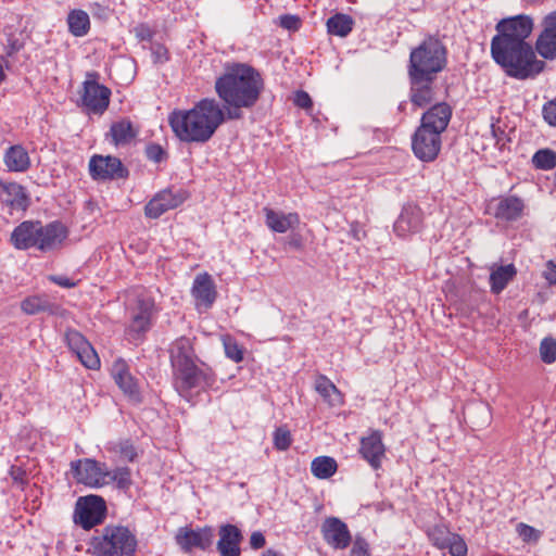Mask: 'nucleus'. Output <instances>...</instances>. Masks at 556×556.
Listing matches in <instances>:
<instances>
[{
    "label": "nucleus",
    "mask_w": 556,
    "mask_h": 556,
    "mask_svg": "<svg viewBox=\"0 0 556 556\" xmlns=\"http://www.w3.org/2000/svg\"><path fill=\"white\" fill-rule=\"evenodd\" d=\"M534 27L533 18L519 14L502 18L491 40L493 60L513 78L525 80L536 77L545 67L533 47L527 41Z\"/></svg>",
    "instance_id": "nucleus-1"
},
{
    "label": "nucleus",
    "mask_w": 556,
    "mask_h": 556,
    "mask_svg": "<svg viewBox=\"0 0 556 556\" xmlns=\"http://www.w3.org/2000/svg\"><path fill=\"white\" fill-rule=\"evenodd\" d=\"M263 89L264 80L261 74L242 63L227 67L215 80V92L223 101L222 108L229 121L242 118L243 110L254 108Z\"/></svg>",
    "instance_id": "nucleus-2"
},
{
    "label": "nucleus",
    "mask_w": 556,
    "mask_h": 556,
    "mask_svg": "<svg viewBox=\"0 0 556 556\" xmlns=\"http://www.w3.org/2000/svg\"><path fill=\"white\" fill-rule=\"evenodd\" d=\"M169 358L174 389L187 402H193L198 394L215 383L213 370L197 357L190 339L181 337L175 340L169 349Z\"/></svg>",
    "instance_id": "nucleus-3"
},
{
    "label": "nucleus",
    "mask_w": 556,
    "mask_h": 556,
    "mask_svg": "<svg viewBox=\"0 0 556 556\" xmlns=\"http://www.w3.org/2000/svg\"><path fill=\"white\" fill-rule=\"evenodd\" d=\"M227 119L224 110L214 98H204L191 109L174 110L168 124L174 135L186 143H205Z\"/></svg>",
    "instance_id": "nucleus-4"
},
{
    "label": "nucleus",
    "mask_w": 556,
    "mask_h": 556,
    "mask_svg": "<svg viewBox=\"0 0 556 556\" xmlns=\"http://www.w3.org/2000/svg\"><path fill=\"white\" fill-rule=\"evenodd\" d=\"M445 63V48L438 39L429 38L412 50L408 66L409 77L416 81L422 78L433 80L435 75L444 68Z\"/></svg>",
    "instance_id": "nucleus-5"
},
{
    "label": "nucleus",
    "mask_w": 556,
    "mask_h": 556,
    "mask_svg": "<svg viewBox=\"0 0 556 556\" xmlns=\"http://www.w3.org/2000/svg\"><path fill=\"white\" fill-rule=\"evenodd\" d=\"M91 546L96 556H134L137 540L125 527L108 526L93 538Z\"/></svg>",
    "instance_id": "nucleus-6"
},
{
    "label": "nucleus",
    "mask_w": 556,
    "mask_h": 556,
    "mask_svg": "<svg viewBox=\"0 0 556 556\" xmlns=\"http://www.w3.org/2000/svg\"><path fill=\"white\" fill-rule=\"evenodd\" d=\"M71 470L78 483L90 488H101L109 484V469L105 464L92 458H84L71 463Z\"/></svg>",
    "instance_id": "nucleus-7"
},
{
    "label": "nucleus",
    "mask_w": 556,
    "mask_h": 556,
    "mask_svg": "<svg viewBox=\"0 0 556 556\" xmlns=\"http://www.w3.org/2000/svg\"><path fill=\"white\" fill-rule=\"evenodd\" d=\"M154 314V300L143 291L139 292L129 307V332L139 336L148 331L152 326Z\"/></svg>",
    "instance_id": "nucleus-8"
},
{
    "label": "nucleus",
    "mask_w": 556,
    "mask_h": 556,
    "mask_svg": "<svg viewBox=\"0 0 556 556\" xmlns=\"http://www.w3.org/2000/svg\"><path fill=\"white\" fill-rule=\"evenodd\" d=\"M105 502L98 495L79 497L74 511L75 523L88 530L102 522L105 516Z\"/></svg>",
    "instance_id": "nucleus-9"
},
{
    "label": "nucleus",
    "mask_w": 556,
    "mask_h": 556,
    "mask_svg": "<svg viewBox=\"0 0 556 556\" xmlns=\"http://www.w3.org/2000/svg\"><path fill=\"white\" fill-rule=\"evenodd\" d=\"M441 146V135L426 127L419 126L412 138L413 152L421 162H433L440 153Z\"/></svg>",
    "instance_id": "nucleus-10"
},
{
    "label": "nucleus",
    "mask_w": 556,
    "mask_h": 556,
    "mask_svg": "<svg viewBox=\"0 0 556 556\" xmlns=\"http://www.w3.org/2000/svg\"><path fill=\"white\" fill-rule=\"evenodd\" d=\"M432 544L439 549H448L451 556H466L468 552L465 540L457 533L452 532L447 526L435 525L428 531Z\"/></svg>",
    "instance_id": "nucleus-11"
},
{
    "label": "nucleus",
    "mask_w": 556,
    "mask_h": 556,
    "mask_svg": "<svg viewBox=\"0 0 556 556\" xmlns=\"http://www.w3.org/2000/svg\"><path fill=\"white\" fill-rule=\"evenodd\" d=\"M89 173L94 180H113L127 177L128 170L119 159L111 155H93L89 161Z\"/></svg>",
    "instance_id": "nucleus-12"
},
{
    "label": "nucleus",
    "mask_w": 556,
    "mask_h": 556,
    "mask_svg": "<svg viewBox=\"0 0 556 556\" xmlns=\"http://www.w3.org/2000/svg\"><path fill=\"white\" fill-rule=\"evenodd\" d=\"M67 236L68 230L62 223L52 222L43 226L39 222L36 249L41 252L54 251L61 248Z\"/></svg>",
    "instance_id": "nucleus-13"
},
{
    "label": "nucleus",
    "mask_w": 556,
    "mask_h": 556,
    "mask_svg": "<svg viewBox=\"0 0 556 556\" xmlns=\"http://www.w3.org/2000/svg\"><path fill=\"white\" fill-rule=\"evenodd\" d=\"M186 200L182 191H173L170 189L162 190L156 193L146 205L144 213L149 218H159L165 212L174 210Z\"/></svg>",
    "instance_id": "nucleus-14"
},
{
    "label": "nucleus",
    "mask_w": 556,
    "mask_h": 556,
    "mask_svg": "<svg viewBox=\"0 0 556 556\" xmlns=\"http://www.w3.org/2000/svg\"><path fill=\"white\" fill-rule=\"evenodd\" d=\"M535 51L545 60L556 59V11L542 21V31L535 41Z\"/></svg>",
    "instance_id": "nucleus-15"
},
{
    "label": "nucleus",
    "mask_w": 556,
    "mask_h": 556,
    "mask_svg": "<svg viewBox=\"0 0 556 556\" xmlns=\"http://www.w3.org/2000/svg\"><path fill=\"white\" fill-rule=\"evenodd\" d=\"M422 228V211L417 205L403 206L397 219L394 222L393 231L402 239L418 233Z\"/></svg>",
    "instance_id": "nucleus-16"
},
{
    "label": "nucleus",
    "mask_w": 556,
    "mask_h": 556,
    "mask_svg": "<svg viewBox=\"0 0 556 556\" xmlns=\"http://www.w3.org/2000/svg\"><path fill=\"white\" fill-rule=\"evenodd\" d=\"M321 534L325 542L334 549L346 548L352 540L351 532L342 520L328 517L321 525Z\"/></svg>",
    "instance_id": "nucleus-17"
},
{
    "label": "nucleus",
    "mask_w": 556,
    "mask_h": 556,
    "mask_svg": "<svg viewBox=\"0 0 556 556\" xmlns=\"http://www.w3.org/2000/svg\"><path fill=\"white\" fill-rule=\"evenodd\" d=\"M111 90L97 81L86 80L81 101L84 106L92 113L102 114L109 106Z\"/></svg>",
    "instance_id": "nucleus-18"
},
{
    "label": "nucleus",
    "mask_w": 556,
    "mask_h": 556,
    "mask_svg": "<svg viewBox=\"0 0 556 556\" xmlns=\"http://www.w3.org/2000/svg\"><path fill=\"white\" fill-rule=\"evenodd\" d=\"M359 453L375 470L379 469L386 456V446L382 442V432L370 430L361 439Z\"/></svg>",
    "instance_id": "nucleus-19"
},
{
    "label": "nucleus",
    "mask_w": 556,
    "mask_h": 556,
    "mask_svg": "<svg viewBox=\"0 0 556 556\" xmlns=\"http://www.w3.org/2000/svg\"><path fill=\"white\" fill-rule=\"evenodd\" d=\"M111 376L125 395L135 402L140 401V391L137 380L131 376L128 364L124 359L118 358L114 361L111 368Z\"/></svg>",
    "instance_id": "nucleus-20"
},
{
    "label": "nucleus",
    "mask_w": 556,
    "mask_h": 556,
    "mask_svg": "<svg viewBox=\"0 0 556 556\" xmlns=\"http://www.w3.org/2000/svg\"><path fill=\"white\" fill-rule=\"evenodd\" d=\"M214 539V531L210 527L198 530L180 529L176 535L177 543L185 551L193 547L205 549L211 546Z\"/></svg>",
    "instance_id": "nucleus-21"
},
{
    "label": "nucleus",
    "mask_w": 556,
    "mask_h": 556,
    "mask_svg": "<svg viewBox=\"0 0 556 556\" xmlns=\"http://www.w3.org/2000/svg\"><path fill=\"white\" fill-rule=\"evenodd\" d=\"M191 294L197 301L198 306L210 308L217 298L216 286L214 280L207 273L199 274L195 276Z\"/></svg>",
    "instance_id": "nucleus-22"
},
{
    "label": "nucleus",
    "mask_w": 556,
    "mask_h": 556,
    "mask_svg": "<svg viewBox=\"0 0 556 556\" xmlns=\"http://www.w3.org/2000/svg\"><path fill=\"white\" fill-rule=\"evenodd\" d=\"M1 202L12 211H26L29 206V197L25 188L17 182L0 181Z\"/></svg>",
    "instance_id": "nucleus-23"
},
{
    "label": "nucleus",
    "mask_w": 556,
    "mask_h": 556,
    "mask_svg": "<svg viewBox=\"0 0 556 556\" xmlns=\"http://www.w3.org/2000/svg\"><path fill=\"white\" fill-rule=\"evenodd\" d=\"M219 540L217 551L222 556H240V543L242 540L241 531L233 525H223L219 527Z\"/></svg>",
    "instance_id": "nucleus-24"
},
{
    "label": "nucleus",
    "mask_w": 556,
    "mask_h": 556,
    "mask_svg": "<svg viewBox=\"0 0 556 556\" xmlns=\"http://www.w3.org/2000/svg\"><path fill=\"white\" fill-rule=\"evenodd\" d=\"M451 116V108L446 103H438L424 113L420 126L442 135L450 123Z\"/></svg>",
    "instance_id": "nucleus-25"
},
{
    "label": "nucleus",
    "mask_w": 556,
    "mask_h": 556,
    "mask_svg": "<svg viewBox=\"0 0 556 556\" xmlns=\"http://www.w3.org/2000/svg\"><path fill=\"white\" fill-rule=\"evenodd\" d=\"M265 224L274 232L285 233L300 225V216L298 213H283L264 207Z\"/></svg>",
    "instance_id": "nucleus-26"
},
{
    "label": "nucleus",
    "mask_w": 556,
    "mask_h": 556,
    "mask_svg": "<svg viewBox=\"0 0 556 556\" xmlns=\"http://www.w3.org/2000/svg\"><path fill=\"white\" fill-rule=\"evenodd\" d=\"M38 223L25 220L14 228L10 241L17 250L36 248L38 236Z\"/></svg>",
    "instance_id": "nucleus-27"
},
{
    "label": "nucleus",
    "mask_w": 556,
    "mask_h": 556,
    "mask_svg": "<svg viewBox=\"0 0 556 556\" xmlns=\"http://www.w3.org/2000/svg\"><path fill=\"white\" fill-rule=\"evenodd\" d=\"M3 162L9 172L24 173L30 167V157L21 144L11 146L4 153Z\"/></svg>",
    "instance_id": "nucleus-28"
},
{
    "label": "nucleus",
    "mask_w": 556,
    "mask_h": 556,
    "mask_svg": "<svg viewBox=\"0 0 556 556\" xmlns=\"http://www.w3.org/2000/svg\"><path fill=\"white\" fill-rule=\"evenodd\" d=\"M525 208L523 201L510 195L500 199L495 208V217L506 222L517 220L521 217Z\"/></svg>",
    "instance_id": "nucleus-29"
},
{
    "label": "nucleus",
    "mask_w": 556,
    "mask_h": 556,
    "mask_svg": "<svg viewBox=\"0 0 556 556\" xmlns=\"http://www.w3.org/2000/svg\"><path fill=\"white\" fill-rule=\"evenodd\" d=\"M59 306L52 303L45 294L30 295L21 303V309L27 315H36L39 313L55 314Z\"/></svg>",
    "instance_id": "nucleus-30"
},
{
    "label": "nucleus",
    "mask_w": 556,
    "mask_h": 556,
    "mask_svg": "<svg viewBox=\"0 0 556 556\" xmlns=\"http://www.w3.org/2000/svg\"><path fill=\"white\" fill-rule=\"evenodd\" d=\"M433 80H428V78H422L416 81L415 79H410L412 88H410V100L413 104L416 106H425L431 102L433 91L431 88V83Z\"/></svg>",
    "instance_id": "nucleus-31"
},
{
    "label": "nucleus",
    "mask_w": 556,
    "mask_h": 556,
    "mask_svg": "<svg viewBox=\"0 0 556 556\" xmlns=\"http://www.w3.org/2000/svg\"><path fill=\"white\" fill-rule=\"evenodd\" d=\"M315 390L331 406L342 404V395L333 382L324 375L317 377Z\"/></svg>",
    "instance_id": "nucleus-32"
},
{
    "label": "nucleus",
    "mask_w": 556,
    "mask_h": 556,
    "mask_svg": "<svg viewBox=\"0 0 556 556\" xmlns=\"http://www.w3.org/2000/svg\"><path fill=\"white\" fill-rule=\"evenodd\" d=\"M516 268L513 264H508L505 266H498L493 269L490 275V283L492 292L498 294L501 293L508 282L515 277Z\"/></svg>",
    "instance_id": "nucleus-33"
},
{
    "label": "nucleus",
    "mask_w": 556,
    "mask_h": 556,
    "mask_svg": "<svg viewBox=\"0 0 556 556\" xmlns=\"http://www.w3.org/2000/svg\"><path fill=\"white\" fill-rule=\"evenodd\" d=\"M353 18L343 13H337L327 21V30L330 35L346 37L353 29Z\"/></svg>",
    "instance_id": "nucleus-34"
},
{
    "label": "nucleus",
    "mask_w": 556,
    "mask_h": 556,
    "mask_svg": "<svg viewBox=\"0 0 556 556\" xmlns=\"http://www.w3.org/2000/svg\"><path fill=\"white\" fill-rule=\"evenodd\" d=\"M67 25L72 35L83 37L90 28L89 15L83 10H73L68 13Z\"/></svg>",
    "instance_id": "nucleus-35"
},
{
    "label": "nucleus",
    "mask_w": 556,
    "mask_h": 556,
    "mask_svg": "<svg viewBox=\"0 0 556 556\" xmlns=\"http://www.w3.org/2000/svg\"><path fill=\"white\" fill-rule=\"evenodd\" d=\"M337 462L329 456H318L312 460V473L318 479H328L337 471Z\"/></svg>",
    "instance_id": "nucleus-36"
},
{
    "label": "nucleus",
    "mask_w": 556,
    "mask_h": 556,
    "mask_svg": "<svg viewBox=\"0 0 556 556\" xmlns=\"http://www.w3.org/2000/svg\"><path fill=\"white\" fill-rule=\"evenodd\" d=\"M110 134L115 146L126 144L136 136L131 123L126 119L113 123Z\"/></svg>",
    "instance_id": "nucleus-37"
},
{
    "label": "nucleus",
    "mask_w": 556,
    "mask_h": 556,
    "mask_svg": "<svg viewBox=\"0 0 556 556\" xmlns=\"http://www.w3.org/2000/svg\"><path fill=\"white\" fill-rule=\"evenodd\" d=\"M532 163L538 169L551 170L556 167V152L551 149H541L532 156Z\"/></svg>",
    "instance_id": "nucleus-38"
},
{
    "label": "nucleus",
    "mask_w": 556,
    "mask_h": 556,
    "mask_svg": "<svg viewBox=\"0 0 556 556\" xmlns=\"http://www.w3.org/2000/svg\"><path fill=\"white\" fill-rule=\"evenodd\" d=\"M223 344L225 354L229 359L233 361L235 363H240L243 361V349L233 338L230 336L224 337Z\"/></svg>",
    "instance_id": "nucleus-39"
},
{
    "label": "nucleus",
    "mask_w": 556,
    "mask_h": 556,
    "mask_svg": "<svg viewBox=\"0 0 556 556\" xmlns=\"http://www.w3.org/2000/svg\"><path fill=\"white\" fill-rule=\"evenodd\" d=\"M76 356L88 369H98L100 367V358L91 344H88Z\"/></svg>",
    "instance_id": "nucleus-40"
},
{
    "label": "nucleus",
    "mask_w": 556,
    "mask_h": 556,
    "mask_svg": "<svg viewBox=\"0 0 556 556\" xmlns=\"http://www.w3.org/2000/svg\"><path fill=\"white\" fill-rule=\"evenodd\" d=\"M109 483L115 482L119 489H127L131 484L130 470L127 467H118L109 470Z\"/></svg>",
    "instance_id": "nucleus-41"
},
{
    "label": "nucleus",
    "mask_w": 556,
    "mask_h": 556,
    "mask_svg": "<svg viewBox=\"0 0 556 556\" xmlns=\"http://www.w3.org/2000/svg\"><path fill=\"white\" fill-rule=\"evenodd\" d=\"M68 348L75 355L90 344L86 338L76 330H68L65 334Z\"/></svg>",
    "instance_id": "nucleus-42"
},
{
    "label": "nucleus",
    "mask_w": 556,
    "mask_h": 556,
    "mask_svg": "<svg viewBox=\"0 0 556 556\" xmlns=\"http://www.w3.org/2000/svg\"><path fill=\"white\" fill-rule=\"evenodd\" d=\"M540 355L544 363L553 364L556 361V340L543 339L540 345Z\"/></svg>",
    "instance_id": "nucleus-43"
},
{
    "label": "nucleus",
    "mask_w": 556,
    "mask_h": 556,
    "mask_svg": "<svg viewBox=\"0 0 556 556\" xmlns=\"http://www.w3.org/2000/svg\"><path fill=\"white\" fill-rule=\"evenodd\" d=\"M274 446L278 451H286L292 443L290 431L286 427H279L274 431Z\"/></svg>",
    "instance_id": "nucleus-44"
},
{
    "label": "nucleus",
    "mask_w": 556,
    "mask_h": 556,
    "mask_svg": "<svg viewBox=\"0 0 556 556\" xmlns=\"http://www.w3.org/2000/svg\"><path fill=\"white\" fill-rule=\"evenodd\" d=\"M517 531L519 536L525 542H536L541 536L540 532L536 529L525 523H519L517 527Z\"/></svg>",
    "instance_id": "nucleus-45"
},
{
    "label": "nucleus",
    "mask_w": 556,
    "mask_h": 556,
    "mask_svg": "<svg viewBox=\"0 0 556 556\" xmlns=\"http://www.w3.org/2000/svg\"><path fill=\"white\" fill-rule=\"evenodd\" d=\"M350 556H370L369 544L364 538L355 536Z\"/></svg>",
    "instance_id": "nucleus-46"
},
{
    "label": "nucleus",
    "mask_w": 556,
    "mask_h": 556,
    "mask_svg": "<svg viewBox=\"0 0 556 556\" xmlns=\"http://www.w3.org/2000/svg\"><path fill=\"white\" fill-rule=\"evenodd\" d=\"M146 155L150 161H153L154 163H161L167 157L166 151L160 144L155 143L149 144L146 148Z\"/></svg>",
    "instance_id": "nucleus-47"
},
{
    "label": "nucleus",
    "mask_w": 556,
    "mask_h": 556,
    "mask_svg": "<svg viewBox=\"0 0 556 556\" xmlns=\"http://www.w3.org/2000/svg\"><path fill=\"white\" fill-rule=\"evenodd\" d=\"M542 114L544 121L553 127H556V99L546 102L543 105Z\"/></svg>",
    "instance_id": "nucleus-48"
},
{
    "label": "nucleus",
    "mask_w": 556,
    "mask_h": 556,
    "mask_svg": "<svg viewBox=\"0 0 556 556\" xmlns=\"http://www.w3.org/2000/svg\"><path fill=\"white\" fill-rule=\"evenodd\" d=\"M116 451L119 453L123 459L128 462H134L137 456L136 450L129 441H123L118 443Z\"/></svg>",
    "instance_id": "nucleus-49"
},
{
    "label": "nucleus",
    "mask_w": 556,
    "mask_h": 556,
    "mask_svg": "<svg viewBox=\"0 0 556 556\" xmlns=\"http://www.w3.org/2000/svg\"><path fill=\"white\" fill-rule=\"evenodd\" d=\"M151 54L153 59V63L163 64L168 60V51L161 43H153L151 46Z\"/></svg>",
    "instance_id": "nucleus-50"
},
{
    "label": "nucleus",
    "mask_w": 556,
    "mask_h": 556,
    "mask_svg": "<svg viewBox=\"0 0 556 556\" xmlns=\"http://www.w3.org/2000/svg\"><path fill=\"white\" fill-rule=\"evenodd\" d=\"M294 104L301 109H311L313 102L307 92L300 90L295 92Z\"/></svg>",
    "instance_id": "nucleus-51"
},
{
    "label": "nucleus",
    "mask_w": 556,
    "mask_h": 556,
    "mask_svg": "<svg viewBox=\"0 0 556 556\" xmlns=\"http://www.w3.org/2000/svg\"><path fill=\"white\" fill-rule=\"evenodd\" d=\"M136 37L140 41H149L153 37V31L147 24H139L134 28Z\"/></svg>",
    "instance_id": "nucleus-52"
},
{
    "label": "nucleus",
    "mask_w": 556,
    "mask_h": 556,
    "mask_svg": "<svg viewBox=\"0 0 556 556\" xmlns=\"http://www.w3.org/2000/svg\"><path fill=\"white\" fill-rule=\"evenodd\" d=\"M49 280L62 288H67V289L74 288L77 285L76 281L67 278L66 276H61V275H51L49 277Z\"/></svg>",
    "instance_id": "nucleus-53"
},
{
    "label": "nucleus",
    "mask_w": 556,
    "mask_h": 556,
    "mask_svg": "<svg viewBox=\"0 0 556 556\" xmlns=\"http://www.w3.org/2000/svg\"><path fill=\"white\" fill-rule=\"evenodd\" d=\"M299 24V18L293 15H282L280 17V25L286 29L295 30L298 29Z\"/></svg>",
    "instance_id": "nucleus-54"
},
{
    "label": "nucleus",
    "mask_w": 556,
    "mask_h": 556,
    "mask_svg": "<svg viewBox=\"0 0 556 556\" xmlns=\"http://www.w3.org/2000/svg\"><path fill=\"white\" fill-rule=\"evenodd\" d=\"M544 278L549 285H556V263L549 261L546 264V268L543 273Z\"/></svg>",
    "instance_id": "nucleus-55"
},
{
    "label": "nucleus",
    "mask_w": 556,
    "mask_h": 556,
    "mask_svg": "<svg viewBox=\"0 0 556 556\" xmlns=\"http://www.w3.org/2000/svg\"><path fill=\"white\" fill-rule=\"evenodd\" d=\"M266 543L265 536L262 532L255 531L250 536V545L254 549L262 548Z\"/></svg>",
    "instance_id": "nucleus-56"
},
{
    "label": "nucleus",
    "mask_w": 556,
    "mask_h": 556,
    "mask_svg": "<svg viewBox=\"0 0 556 556\" xmlns=\"http://www.w3.org/2000/svg\"><path fill=\"white\" fill-rule=\"evenodd\" d=\"M262 556H285L283 554L276 552L274 549H267L263 553Z\"/></svg>",
    "instance_id": "nucleus-57"
},
{
    "label": "nucleus",
    "mask_w": 556,
    "mask_h": 556,
    "mask_svg": "<svg viewBox=\"0 0 556 556\" xmlns=\"http://www.w3.org/2000/svg\"><path fill=\"white\" fill-rule=\"evenodd\" d=\"M122 65H123L124 67L129 68V70H131V68L134 67V66H132V62H130V61H128V60H124V61L122 62Z\"/></svg>",
    "instance_id": "nucleus-58"
},
{
    "label": "nucleus",
    "mask_w": 556,
    "mask_h": 556,
    "mask_svg": "<svg viewBox=\"0 0 556 556\" xmlns=\"http://www.w3.org/2000/svg\"><path fill=\"white\" fill-rule=\"evenodd\" d=\"M5 79V74L2 65L0 64V84Z\"/></svg>",
    "instance_id": "nucleus-59"
},
{
    "label": "nucleus",
    "mask_w": 556,
    "mask_h": 556,
    "mask_svg": "<svg viewBox=\"0 0 556 556\" xmlns=\"http://www.w3.org/2000/svg\"><path fill=\"white\" fill-rule=\"evenodd\" d=\"M492 132H493L494 137L497 136L496 128L494 127V125H492Z\"/></svg>",
    "instance_id": "nucleus-60"
}]
</instances>
